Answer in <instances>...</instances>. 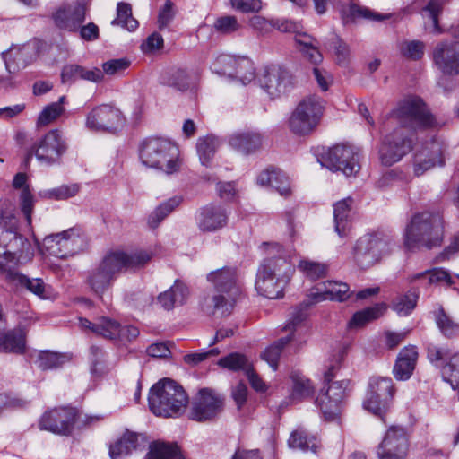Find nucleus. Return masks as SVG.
Wrapping results in <instances>:
<instances>
[{
  "label": "nucleus",
  "instance_id": "nucleus-18",
  "mask_svg": "<svg viewBox=\"0 0 459 459\" xmlns=\"http://www.w3.org/2000/svg\"><path fill=\"white\" fill-rule=\"evenodd\" d=\"M76 420V410L73 407H56L44 412L39 427L56 435L69 436Z\"/></svg>",
  "mask_w": 459,
  "mask_h": 459
},
{
  "label": "nucleus",
  "instance_id": "nucleus-9",
  "mask_svg": "<svg viewBox=\"0 0 459 459\" xmlns=\"http://www.w3.org/2000/svg\"><path fill=\"white\" fill-rule=\"evenodd\" d=\"M391 236L377 232L366 234L355 242L352 248V261L360 269H368L388 255L393 247Z\"/></svg>",
  "mask_w": 459,
  "mask_h": 459
},
{
  "label": "nucleus",
  "instance_id": "nucleus-6",
  "mask_svg": "<svg viewBox=\"0 0 459 459\" xmlns=\"http://www.w3.org/2000/svg\"><path fill=\"white\" fill-rule=\"evenodd\" d=\"M148 403L150 410L155 415L174 417L185 411L188 397L183 387L177 382L164 378L152 385Z\"/></svg>",
  "mask_w": 459,
  "mask_h": 459
},
{
  "label": "nucleus",
  "instance_id": "nucleus-64",
  "mask_svg": "<svg viewBox=\"0 0 459 459\" xmlns=\"http://www.w3.org/2000/svg\"><path fill=\"white\" fill-rule=\"evenodd\" d=\"M230 6L240 13H258L263 8L262 0H230Z\"/></svg>",
  "mask_w": 459,
  "mask_h": 459
},
{
  "label": "nucleus",
  "instance_id": "nucleus-38",
  "mask_svg": "<svg viewBox=\"0 0 459 459\" xmlns=\"http://www.w3.org/2000/svg\"><path fill=\"white\" fill-rule=\"evenodd\" d=\"M289 446L291 448L299 449L304 452L312 451L316 454L321 448V443L316 436H311L303 428H298L290 434Z\"/></svg>",
  "mask_w": 459,
  "mask_h": 459
},
{
  "label": "nucleus",
  "instance_id": "nucleus-20",
  "mask_svg": "<svg viewBox=\"0 0 459 459\" xmlns=\"http://www.w3.org/2000/svg\"><path fill=\"white\" fill-rule=\"evenodd\" d=\"M347 385L348 381H335L318 394L316 403L325 420H332L340 414Z\"/></svg>",
  "mask_w": 459,
  "mask_h": 459
},
{
  "label": "nucleus",
  "instance_id": "nucleus-35",
  "mask_svg": "<svg viewBox=\"0 0 459 459\" xmlns=\"http://www.w3.org/2000/svg\"><path fill=\"white\" fill-rule=\"evenodd\" d=\"M27 180L26 174L18 173L15 175L13 186L14 188H22L20 195V206L21 211L25 218L27 226L31 229L32 224V211H33V196L29 190V187L25 186Z\"/></svg>",
  "mask_w": 459,
  "mask_h": 459
},
{
  "label": "nucleus",
  "instance_id": "nucleus-50",
  "mask_svg": "<svg viewBox=\"0 0 459 459\" xmlns=\"http://www.w3.org/2000/svg\"><path fill=\"white\" fill-rule=\"evenodd\" d=\"M218 365L231 371L242 370L245 374L252 367L248 359L240 353L234 352L219 359Z\"/></svg>",
  "mask_w": 459,
  "mask_h": 459
},
{
  "label": "nucleus",
  "instance_id": "nucleus-53",
  "mask_svg": "<svg viewBox=\"0 0 459 459\" xmlns=\"http://www.w3.org/2000/svg\"><path fill=\"white\" fill-rule=\"evenodd\" d=\"M436 324L446 338H454L459 335V324L446 315L443 308H440L436 314Z\"/></svg>",
  "mask_w": 459,
  "mask_h": 459
},
{
  "label": "nucleus",
  "instance_id": "nucleus-61",
  "mask_svg": "<svg viewBox=\"0 0 459 459\" xmlns=\"http://www.w3.org/2000/svg\"><path fill=\"white\" fill-rule=\"evenodd\" d=\"M399 49L406 58L418 60L423 56L425 45L420 40H406L400 43Z\"/></svg>",
  "mask_w": 459,
  "mask_h": 459
},
{
  "label": "nucleus",
  "instance_id": "nucleus-2",
  "mask_svg": "<svg viewBox=\"0 0 459 459\" xmlns=\"http://www.w3.org/2000/svg\"><path fill=\"white\" fill-rule=\"evenodd\" d=\"M15 205L9 199L0 200V264H25L32 260L35 247L19 232Z\"/></svg>",
  "mask_w": 459,
  "mask_h": 459
},
{
  "label": "nucleus",
  "instance_id": "nucleus-42",
  "mask_svg": "<svg viewBox=\"0 0 459 459\" xmlns=\"http://www.w3.org/2000/svg\"><path fill=\"white\" fill-rule=\"evenodd\" d=\"M417 281H422L424 286L443 281L449 285L452 283L449 273L442 268L427 270L425 272L418 273L407 277V281L409 283H413Z\"/></svg>",
  "mask_w": 459,
  "mask_h": 459
},
{
  "label": "nucleus",
  "instance_id": "nucleus-4",
  "mask_svg": "<svg viewBox=\"0 0 459 459\" xmlns=\"http://www.w3.org/2000/svg\"><path fill=\"white\" fill-rule=\"evenodd\" d=\"M444 238V220L439 212L424 211L413 214L403 232L404 247L411 251L439 247Z\"/></svg>",
  "mask_w": 459,
  "mask_h": 459
},
{
  "label": "nucleus",
  "instance_id": "nucleus-40",
  "mask_svg": "<svg viewBox=\"0 0 459 459\" xmlns=\"http://www.w3.org/2000/svg\"><path fill=\"white\" fill-rule=\"evenodd\" d=\"M192 79L193 77L188 70L182 67L171 68L163 77L164 83L180 91L189 89Z\"/></svg>",
  "mask_w": 459,
  "mask_h": 459
},
{
  "label": "nucleus",
  "instance_id": "nucleus-24",
  "mask_svg": "<svg viewBox=\"0 0 459 459\" xmlns=\"http://www.w3.org/2000/svg\"><path fill=\"white\" fill-rule=\"evenodd\" d=\"M86 11V4L82 3L63 5L53 13L52 19L59 29L77 31L85 20Z\"/></svg>",
  "mask_w": 459,
  "mask_h": 459
},
{
  "label": "nucleus",
  "instance_id": "nucleus-3",
  "mask_svg": "<svg viewBox=\"0 0 459 459\" xmlns=\"http://www.w3.org/2000/svg\"><path fill=\"white\" fill-rule=\"evenodd\" d=\"M207 281L212 284L215 294L206 298L202 305V309L208 315H213L217 311L221 315H229L241 293L237 269L233 267H222L207 274Z\"/></svg>",
  "mask_w": 459,
  "mask_h": 459
},
{
  "label": "nucleus",
  "instance_id": "nucleus-19",
  "mask_svg": "<svg viewBox=\"0 0 459 459\" xmlns=\"http://www.w3.org/2000/svg\"><path fill=\"white\" fill-rule=\"evenodd\" d=\"M222 397L212 389L203 388L193 403L189 418L198 422L212 420L222 411Z\"/></svg>",
  "mask_w": 459,
  "mask_h": 459
},
{
  "label": "nucleus",
  "instance_id": "nucleus-30",
  "mask_svg": "<svg viewBox=\"0 0 459 459\" xmlns=\"http://www.w3.org/2000/svg\"><path fill=\"white\" fill-rule=\"evenodd\" d=\"M418 351L415 346L404 347L398 354L393 372L397 380L404 381L411 377L415 368Z\"/></svg>",
  "mask_w": 459,
  "mask_h": 459
},
{
  "label": "nucleus",
  "instance_id": "nucleus-31",
  "mask_svg": "<svg viewBox=\"0 0 459 459\" xmlns=\"http://www.w3.org/2000/svg\"><path fill=\"white\" fill-rule=\"evenodd\" d=\"M26 350V333L21 328L0 331V352L22 354Z\"/></svg>",
  "mask_w": 459,
  "mask_h": 459
},
{
  "label": "nucleus",
  "instance_id": "nucleus-62",
  "mask_svg": "<svg viewBox=\"0 0 459 459\" xmlns=\"http://www.w3.org/2000/svg\"><path fill=\"white\" fill-rule=\"evenodd\" d=\"M237 59L238 56L222 54L215 59L212 65V70L219 74L230 77L233 73Z\"/></svg>",
  "mask_w": 459,
  "mask_h": 459
},
{
  "label": "nucleus",
  "instance_id": "nucleus-48",
  "mask_svg": "<svg viewBox=\"0 0 459 459\" xmlns=\"http://www.w3.org/2000/svg\"><path fill=\"white\" fill-rule=\"evenodd\" d=\"M419 298L416 290H411L406 294L397 297L392 303V308L401 316H405L415 308Z\"/></svg>",
  "mask_w": 459,
  "mask_h": 459
},
{
  "label": "nucleus",
  "instance_id": "nucleus-32",
  "mask_svg": "<svg viewBox=\"0 0 459 459\" xmlns=\"http://www.w3.org/2000/svg\"><path fill=\"white\" fill-rule=\"evenodd\" d=\"M257 184L275 189L281 195L287 196L290 190L288 178L280 169H265L257 177Z\"/></svg>",
  "mask_w": 459,
  "mask_h": 459
},
{
  "label": "nucleus",
  "instance_id": "nucleus-1",
  "mask_svg": "<svg viewBox=\"0 0 459 459\" xmlns=\"http://www.w3.org/2000/svg\"><path fill=\"white\" fill-rule=\"evenodd\" d=\"M152 258V254L140 250L134 253L122 251L110 252L86 273L85 283L91 290L102 298L113 285L118 273L123 270L144 266Z\"/></svg>",
  "mask_w": 459,
  "mask_h": 459
},
{
  "label": "nucleus",
  "instance_id": "nucleus-13",
  "mask_svg": "<svg viewBox=\"0 0 459 459\" xmlns=\"http://www.w3.org/2000/svg\"><path fill=\"white\" fill-rule=\"evenodd\" d=\"M67 150V143L61 131L49 130L30 149L28 157L35 155L37 160L46 165L58 163Z\"/></svg>",
  "mask_w": 459,
  "mask_h": 459
},
{
  "label": "nucleus",
  "instance_id": "nucleus-10",
  "mask_svg": "<svg viewBox=\"0 0 459 459\" xmlns=\"http://www.w3.org/2000/svg\"><path fill=\"white\" fill-rule=\"evenodd\" d=\"M325 105V100L316 95L302 99L289 118L290 132L299 136L311 134L320 124Z\"/></svg>",
  "mask_w": 459,
  "mask_h": 459
},
{
  "label": "nucleus",
  "instance_id": "nucleus-12",
  "mask_svg": "<svg viewBox=\"0 0 459 459\" xmlns=\"http://www.w3.org/2000/svg\"><path fill=\"white\" fill-rule=\"evenodd\" d=\"M359 152L354 147L337 144L324 152L319 160L321 165L333 171H342L350 177L359 172Z\"/></svg>",
  "mask_w": 459,
  "mask_h": 459
},
{
  "label": "nucleus",
  "instance_id": "nucleus-55",
  "mask_svg": "<svg viewBox=\"0 0 459 459\" xmlns=\"http://www.w3.org/2000/svg\"><path fill=\"white\" fill-rule=\"evenodd\" d=\"M443 379L448 382L453 389L459 385V351L449 357L448 362L442 368Z\"/></svg>",
  "mask_w": 459,
  "mask_h": 459
},
{
  "label": "nucleus",
  "instance_id": "nucleus-34",
  "mask_svg": "<svg viewBox=\"0 0 459 459\" xmlns=\"http://www.w3.org/2000/svg\"><path fill=\"white\" fill-rule=\"evenodd\" d=\"M353 200L351 197L344 198L333 205V219L335 232L344 237L351 226V208Z\"/></svg>",
  "mask_w": 459,
  "mask_h": 459
},
{
  "label": "nucleus",
  "instance_id": "nucleus-54",
  "mask_svg": "<svg viewBox=\"0 0 459 459\" xmlns=\"http://www.w3.org/2000/svg\"><path fill=\"white\" fill-rule=\"evenodd\" d=\"M295 41L301 48L300 51L303 55L313 64H318L322 61V55L319 50L313 45L316 41L311 36L303 34L295 38Z\"/></svg>",
  "mask_w": 459,
  "mask_h": 459
},
{
  "label": "nucleus",
  "instance_id": "nucleus-27",
  "mask_svg": "<svg viewBox=\"0 0 459 459\" xmlns=\"http://www.w3.org/2000/svg\"><path fill=\"white\" fill-rule=\"evenodd\" d=\"M79 324L82 329L90 330L108 340H117L118 337H121V324L108 316H100L94 323L87 318H80Z\"/></svg>",
  "mask_w": 459,
  "mask_h": 459
},
{
  "label": "nucleus",
  "instance_id": "nucleus-41",
  "mask_svg": "<svg viewBox=\"0 0 459 459\" xmlns=\"http://www.w3.org/2000/svg\"><path fill=\"white\" fill-rule=\"evenodd\" d=\"M219 145V139L214 135L198 138L196 151L202 165L208 167L211 164Z\"/></svg>",
  "mask_w": 459,
  "mask_h": 459
},
{
  "label": "nucleus",
  "instance_id": "nucleus-11",
  "mask_svg": "<svg viewBox=\"0 0 459 459\" xmlns=\"http://www.w3.org/2000/svg\"><path fill=\"white\" fill-rule=\"evenodd\" d=\"M29 230L31 231L35 246L42 254L48 253L49 255L66 259L83 249L82 238L73 229L46 237L42 245H39L32 228H29Z\"/></svg>",
  "mask_w": 459,
  "mask_h": 459
},
{
  "label": "nucleus",
  "instance_id": "nucleus-23",
  "mask_svg": "<svg viewBox=\"0 0 459 459\" xmlns=\"http://www.w3.org/2000/svg\"><path fill=\"white\" fill-rule=\"evenodd\" d=\"M433 60L437 68L446 74H459V42H441L434 49Z\"/></svg>",
  "mask_w": 459,
  "mask_h": 459
},
{
  "label": "nucleus",
  "instance_id": "nucleus-28",
  "mask_svg": "<svg viewBox=\"0 0 459 459\" xmlns=\"http://www.w3.org/2000/svg\"><path fill=\"white\" fill-rule=\"evenodd\" d=\"M61 80L63 83H73L77 80L100 83L103 82V75L100 68H88L77 64H68L62 68Z\"/></svg>",
  "mask_w": 459,
  "mask_h": 459
},
{
  "label": "nucleus",
  "instance_id": "nucleus-57",
  "mask_svg": "<svg viewBox=\"0 0 459 459\" xmlns=\"http://www.w3.org/2000/svg\"><path fill=\"white\" fill-rule=\"evenodd\" d=\"M176 452V444L154 442L150 446L145 459H171Z\"/></svg>",
  "mask_w": 459,
  "mask_h": 459
},
{
  "label": "nucleus",
  "instance_id": "nucleus-26",
  "mask_svg": "<svg viewBox=\"0 0 459 459\" xmlns=\"http://www.w3.org/2000/svg\"><path fill=\"white\" fill-rule=\"evenodd\" d=\"M228 215L221 206L208 204L200 209L197 225L203 232H212L226 226Z\"/></svg>",
  "mask_w": 459,
  "mask_h": 459
},
{
  "label": "nucleus",
  "instance_id": "nucleus-52",
  "mask_svg": "<svg viewBox=\"0 0 459 459\" xmlns=\"http://www.w3.org/2000/svg\"><path fill=\"white\" fill-rule=\"evenodd\" d=\"M212 28L221 35H231L242 29L241 23L235 15H222L215 19Z\"/></svg>",
  "mask_w": 459,
  "mask_h": 459
},
{
  "label": "nucleus",
  "instance_id": "nucleus-39",
  "mask_svg": "<svg viewBox=\"0 0 459 459\" xmlns=\"http://www.w3.org/2000/svg\"><path fill=\"white\" fill-rule=\"evenodd\" d=\"M140 435L135 432L126 431L123 436L109 446L111 459H118L122 455L130 454L139 446Z\"/></svg>",
  "mask_w": 459,
  "mask_h": 459
},
{
  "label": "nucleus",
  "instance_id": "nucleus-44",
  "mask_svg": "<svg viewBox=\"0 0 459 459\" xmlns=\"http://www.w3.org/2000/svg\"><path fill=\"white\" fill-rule=\"evenodd\" d=\"M386 310L385 303L376 304L373 307H367L356 312L349 322V327H361L368 322L375 320L384 315Z\"/></svg>",
  "mask_w": 459,
  "mask_h": 459
},
{
  "label": "nucleus",
  "instance_id": "nucleus-29",
  "mask_svg": "<svg viewBox=\"0 0 459 459\" xmlns=\"http://www.w3.org/2000/svg\"><path fill=\"white\" fill-rule=\"evenodd\" d=\"M6 69L10 73L24 68L34 56V48L30 44L19 47H11L2 53Z\"/></svg>",
  "mask_w": 459,
  "mask_h": 459
},
{
  "label": "nucleus",
  "instance_id": "nucleus-5",
  "mask_svg": "<svg viewBox=\"0 0 459 459\" xmlns=\"http://www.w3.org/2000/svg\"><path fill=\"white\" fill-rule=\"evenodd\" d=\"M294 272L290 261L279 255L263 260L256 273L255 287L258 294L267 299H281Z\"/></svg>",
  "mask_w": 459,
  "mask_h": 459
},
{
  "label": "nucleus",
  "instance_id": "nucleus-56",
  "mask_svg": "<svg viewBox=\"0 0 459 459\" xmlns=\"http://www.w3.org/2000/svg\"><path fill=\"white\" fill-rule=\"evenodd\" d=\"M446 0H429L422 9L425 17L431 20L432 31L440 32L438 17L443 13Z\"/></svg>",
  "mask_w": 459,
  "mask_h": 459
},
{
  "label": "nucleus",
  "instance_id": "nucleus-49",
  "mask_svg": "<svg viewBox=\"0 0 459 459\" xmlns=\"http://www.w3.org/2000/svg\"><path fill=\"white\" fill-rule=\"evenodd\" d=\"M182 198L174 196L158 206L149 216L148 223L152 228H156L177 206L180 204Z\"/></svg>",
  "mask_w": 459,
  "mask_h": 459
},
{
  "label": "nucleus",
  "instance_id": "nucleus-58",
  "mask_svg": "<svg viewBox=\"0 0 459 459\" xmlns=\"http://www.w3.org/2000/svg\"><path fill=\"white\" fill-rule=\"evenodd\" d=\"M130 60L126 57L110 59L104 62L101 65L102 69H100L103 75V81L105 80V75H121L130 66Z\"/></svg>",
  "mask_w": 459,
  "mask_h": 459
},
{
  "label": "nucleus",
  "instance_id": "nucleus-16",
  "mask_svg": "<svg viewBox=\"0 0 459 459\" xmlns=\"http://www.w3.org/2000/svg\"><path fill=\"white\" fill-rule=\"evenodd\" d=\"M413 141L411 134H404L403 129L394 130L385 137L379 148L381 163L385 166H392L399 161L411 151Z\"/></svg>",
  "mask_w": 459,
  "mask_h": 459
},
{
  "label": "nucleus",
  "instance_id": "nucleus-7",
  "mask_svg": "<svg viewBox=\"0 0 459 459\" xmlns=\"http://www.w3.org/2000/svg\"><path fill=\"white\" fill-rule=\"evenodd\" d=\"M139 158L145 167L160 169L167 174L179 168L178 148L170 141L161 137H149L139 145Z\"/></svg>",
  "mask_w": 459,
  "mask_h": 459
},
{
  "label": "nucleus",
  "instance_id": "nucleus-43",
  "mask_svg": "<svg viewBox=\"0 0 459 459\" xmlns=\"http://www.w3.org/2000/svg\"><path fill=\"white\" fill-rule=\"evenodd\" d=\"M292 381V390L290 399L292 401H301L311 396L314 393V386L311 381L299 372L290 374Z\"/></svg>",
  "mask_w": 459,
  "mask_h": 459
},
{
  "label": "nucleus",
  "instance_id": "nucleus-59",
  "mask_svg": "<svg viewBox=\"0 0 459 459\" xmlns=\"http://www.w3.org/2000/svg\"><path fill=\"white\" fill-rule=\"evenodd\" d=\"M13 280L17 281L21 286L26 288L35 295L45 298V283L39 278L30 279L23 274L15 273Z\"/></svg>",
  "mask_w": 459,
  "mask_h": 459
},
{
  "label": "nucleus",
  "instance_id": "nucleus-17",
  "mask_svg": "<svg viewBox=\"0 0 459 459\" xmlns=\"http://www.w3.org/2000/svg\"><path fill=\"white\" fill-rule=\"evenodd\" d=\"M258 82L271 99L286 94L293 84L290 73L277 65L264 67L258 76Z\"/></svg>",
  "mask_w": 459,
  "mask_h": 459
},
{
  "label": "nucleus",
  "instance_id": "nucleus-37",
  "mask_svg": "<svg viewBox=\"0 0 459 459\" xmlns=\"http://www.w3.org/2000/svg\"><path fill=\"white\" fill-rule=\"evenodd\" d=\"M71 355L52 351H39L34 359L35 365L41 370H53L63 367L71 360Z\"/></svg>",
  "mask_w": 459,
  "mask_h": 459
},
{
  "label": "nucleus",
  "instance_id": "nucleus-21",
  "mask_svg": "<svg viewBox=\"0 0 459 459\" xmlns=\"http://www.w3.org/2000/svg\"><path fill=\"white\" fill-rule=\"evenodd\" d=\"M409 440L405 429L394 426L388 429L383 441L377 447L379 459H405Z\"/></svg>",
  "mask_w": 459,
  "mask_h": 459
},
{
  "label": "nucleus",
  "instance_id": "nucleus-46",
  "mask_svg": "<svg viewBox=\"0 0 459 459\" xmlns=\"http://www.w3.org/2000/svg\"><path fill=\"white\" fill-rule=\"evenodd\" d=\"M292 339L293 334L290 333L286 337L280 338L273 342L262 352V359L265 360L273 370H276L278 368V362L282 350L292 341Z\"/></svg>",
  "mask_w": 459,
  "mask_h": 459
},
{
  "label": "nucleus",
  "instance_id": "nucleus-8",
  "mask_svg": "<svg viewBox=\"0 0 459 459\" xmlns=\"http://www.w3.org/2000/svg\"><path fill=\"white\" fill-rule=\"evenodd\" d=\"M390 119L399 125L398 129L418 131L437 126V123L427 108L423 100L416 96H409L398 103L391 112Z\"/></svg>",
  "mask_w": 459,
  "mask_h": 459
},
{
  "label": "nucleus",
  "instance_id": "nucleus-33",
  "mask_svg": "<svg viewBox=\"0 0 459 459\" xmlns=\"http://www.w3.org/2000/svg\"><path fill=\"white\" fill-rule=\"evenodd\" d=\"M229 143L234 150L247 155L260 148L262 137L254 132L237 133L230 136Z\"/></svg>",
  "mask_w": 459,
  "mask_h": 459
},
{
  "label": "nucleus",
  "instance_id": "nucleus-51",
  "mask_svg": "<svg viewBox=\"0 0 459 459\" xmlns=\"http://www.w3.org/2000/svg\"><path fill=\"white\" fill-rule=\"evenodd\" d=\"M65 100V97L61 96L58 101L46 106L38 117L37 125L45 126L56 120L65 111L63 107Z\"/></svg>",
  "mask_w": 459,
  "mask_h": 459
},
{
  "label": "nucleus",
  "instance_id": "nucleus-63",
  "mask_svg": "<svg viewBox=\"0 0 459 459\" xmlns=\"http://www.w3.org/2000/svg\"><path fill=\"white\" fill-rule=\"evenodd\" d=\"M89 360L91 362V372L94 375H101L105 367V352L98 345H91L89 349Z\"/></svg>",
  "mask_w": 459,
  "mask_h": 459
},
{
  "label": "nucleus",
  "instance_id": "nucleus-60",
  "mask_svg": "<svg viewBox=\"0 0 459 459\" xmlns=\"http://www.w3.org/2000/svg\"><path fill=\"white\" fill-rule=\"evenodd\" d=\"M299 268L312 281L325 277L328 270L325 264H320L313 261H300Z\"/></svg>",
  "mask_w": 459,
  "mask_h": 459
},
{
  "label": "nucleus",
  "instance_id": "nucleus-45",
  "mask_svg": "<svg viewBox=\"0 0 459 459\" xmlns=\"http://www.w3.org/2000/svg\"><path fill=\"white\" fill-rule=\"evenodd\" d=\"M230 78L239 81L243 85L250 83L255 78V68L251 59L238 56Z\"/></svg>",
  "mask_w": 459,
  "mask_h": 459
},
{
  "label": "nucleus",
  "instance_id": "nucleus-25",
  "mask_svg": "<svg viewBox=\"0 0 459 459\" xmlns=\"http://www.w3.org/2000/svg\"><path fill=\"white\" fill-rule=\"evenodd\" d=\"M349 290V286L341 281H327L318 283L310 290L309 303H307L306 307L324 300H346L350 297Z\"/></svg>",
  "mask_w": 459,
  "mask_h": 459
},
{
  "label": "nucleus",
  "instance_id": "nucleus-22",
  "mask_svg": "<svg viewBox=\"0 0 459 459\" xmlns=\"http://www.w3.org/2000/svg\"><path fill=\"white\" fill-rule=\"evenodd\" d=\"M444 143L437 139L422 144L414 154V174L419 177L437 165H444Z\"/></svg>",
  "mask_w": 459,
  "mask_h": 459
},
{
  "label": "nucleus",
  "instance_id": "nucleus-47",
  "mask_svg": "<svg viewBox=\"0 0 459 459\" xmlns=\"http://www.w3.org/2000/svg\"><path fill=\"white\" fill-rule=\"evenodd\" d=\"M111 24L121 26L129 31L136 30L139 23L133 17L131 4L119 2L117 5V17L111 22Z\"/></svg>",
  "mask_w": 459,
  "mask_h": 459
},
{
  "label": "nucleus",
  "instance_id": "nucleus-14",
  "mask_svg": "<svg viewBox=\"0 0 459 459\" xmlns=\"http://www.w3.org/2000/svg\"><path fill=\"white\" fill-rule=\"evenodd\" d=\"M394 392L393 381L390 377H371L367 398L363 402L364 409L383 419L389 408Z\"/></svg>",
  "mask_w": 459,
  "mask_h": 459
},
{
  "label": "nucleus",
  "instance_id": "nucleus-36",
  "mask_svg": "<svg viewBox=\"0 0 459 459\" xmlns=\"http://www.w3.org/2000/svg\"><path fill=\"white\" fill-rule=\"evenodd\" d=\"M187 296V287L184 283L176 281L170 289L159 295L158 301L163 308L170 310L175 306L183 305L186 302Z\"/></svg>",
  "mask_w": 459,
  "mask_h": 459
},
{
  "label": "nucleus",
  "instance_id": "nucleus-15",
  "mask_svg": "<svg viewBox=\"0 0 459 459\" xmlns=\"http://www.w3.org/2000/svg\"><path fill=\"white\" fill-rule=\"evenodd\" d=\"M122 112L109 104L94 107L86 116L85 126L92 132L115 133L124 125Z\"/></svg>",
  "mask_w": 459,
  "mask_h": 459
}]
</instances>
